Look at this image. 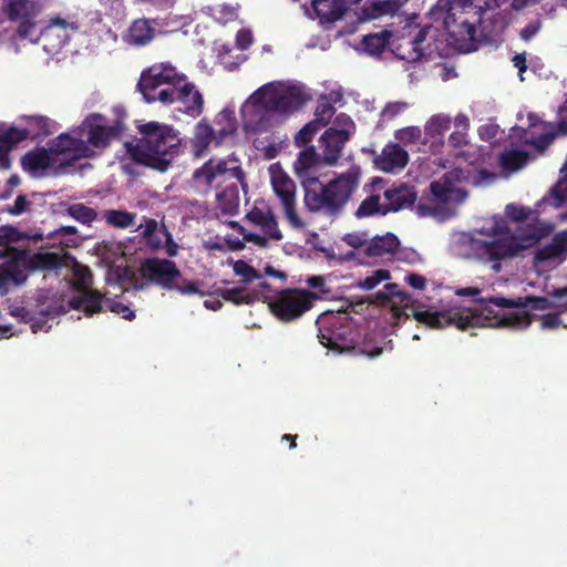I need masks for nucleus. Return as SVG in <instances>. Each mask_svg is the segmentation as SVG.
<instances>
[{
  "label": "nucleus",
  "instance_id": "obj_49",
  "mask_svg": "<svg viewBox=\"0 0 567 567\" xmlns=\"http://www.w3.org/2000/svg\"><path fill=\"white\" fill-rule=\"evenodd\" d=\"M422 137V131L417 126H408L396 131L395 138L404 144H415Z\"/></svg>",
  "mask_w": 567,
  "mask_h": 567
},
{
  "label": "nucleus",
  "instance_id": "obj_9",
  "mask_svg": "<svg viewBox=\"0 0 567 567\" xmlns=\"http://www.w3.org/2000/svg\"><path fill=\"white\" fill-rule=\"evenodd\" d=\"M478 12L480 8L474 4V0H437L431 16L435 21H442L451 35L472 40L476 30L474 21L467 16L477 18Z\"/></svg>",
  "mask_w": 567,
  "mask_h": 567
},
{
  "label": "nucleus",
  "instance_id": "obj_1",
  "mask_svg": "<svg viewBox=\"0 0 567 567\" xmlns=\"http://www.w3.org/2000/svg\"><path fill=\"white\" fill-rule=\"evenodd\" d=\"M118 125L100 114L87 116L80 128L60 134L50 147L29 152L22 157L25 171L35 177L59 174L68 161L89 158L107 147L118 134Z\"/></svg>",
  "mask_w": 567,
  "mask_h": 567
},
{
  "label": "nucleus",
  "instance_id": "obj_52",
  "mask_svg": "<svg viewBox=\"0 0 567 567\" xmlns=\"http://www.w3.org/2000/svg\"><path fill=\"white\" fill-rule=\"evenodd\" d=\"M343 240L350 246V247H353V248H361V247H364V249L367 250V245L369 244V239H368V236L363 233H352V234H347L344 237H343Z\"/></svg>",
  "mask_w": 567,
  "mask_h": 567
},
{
  "label": "nucleus",
  "instance_id": "obj_62",
  "mask_svg": "<svg viewBox=\"0 0 567 567\" xmlns=\"http://www.w3.org/2000/svg\"><path fill=\"white\" fill-rule=\"evenodd\" d=\"M551 229H553V227L549 224L537 223V225L534 227V230L530 234L529 238L532 240H538L542 237L548 235L551 231Z\"/></svg>",
  "mask_w": 567,
  "mask_h": 567
},
{
  "label": "nucleus",
  "instance_id": "obj_17",
  "mask_svg": "<svg viewBox=\"0 0 567 567\" xmlns=\"http://www.w3.org/2000/svg\"><path fill=\"white\" fill-rule=\"evenodd\" d=\"M347 316L343 312L327 311L321 313L316 324L318 327V338L320 343L336 351H343L349 348L346 343V328Z\"/></svg>",
  "mask_w": 567,
  "mask_h": 567
},
{
  "label": "nucleus",
  "instance_id": "obj_44",
  "mask_svg": "<svg viewBox=\"0 0 567 567\" xmlns=\"http://www.w3.org/2000/svg\"><path fill=\"white\" fill-rule=\"evenodd\" d=\"M68 213L71 217H73L74 219H76L83 224L91 223L96 217L95 212L92 208H90L83 204L71 205L68 208Z\"/></svg>",
  "mask_w": 567,
  "mask_h": 567
},
{
  "label": "nucleus",
  "instance_id": "obj_36",
  "mask_svg": "<svg viewBox=\"0 0 567 567\" xmlns=\"http://www.w3.org/2000/svg\"><path fill=\"white\" fill-rule=\"evenodd\" d=\"M138 228L147 244L153 248H159L164 245V241L171 240V234L154 219L145 220V224H141Z\"/></svg>",
  "mask_w": 567,
  "mask_h": 567
},
{
  "label": "nucleus",
  "instance_id": "obj_26",
  "mask_svg": "<svg viewBox=\"0 0 567 567\" xmlns=\"http://www.w3.org/2000/svg\"><path fill=\"white\" fill-rule=\"evenodd\" d=\"M408 152L396 144H388L375 158L379 169L385 173H395L401 171L408 164Z\"/></svg>",
  "mask_w": 567,
  "mask_h": 567
},
{
  "label": "nucleus",
  "instance_id": "obj_55",
  "mask_svg": "<svg viewBox=\"0 0 567 567\" xmlns=\"http://www.w3.org/2000/svg\"><path fill=\"white\" fill-rule=\"evenodd\" d=\"M248 216L250 220L260 228L265 227L268 221L275 219V216L270 212H264L260 209L252 210Z\"/></svg>",
  "mask_w": 567,
  "mask_h": 567
},
{
  "label": "nucleus",
  "instance_id": "obj_43",
  "mask_svg": "<svg viewBox=\"0 0 567 567\" xmlns=\"http://www.w3.org/2000/svg\"><path fill=\"white\" fill-rule=\"evenodd\" d=\"M391 278L390 271L386 269L373 270L370 275L358 281V286L364 290H372L381 282L388 281Z\"/></svg>",
  "mask_w": 567,
  "mask_h": 567
},
{
  "label": "nucleus",
  "instance_id": "obj_3",
  "mask_svg": "<svg viewBox=\"0 0 567 567\" xmlns=\"http://www.w3.org/2000/svg\"><path fill=\"white\" fill-rule=\"evenodd\" d=\"M554 299L547 297H526L507 299L493 297L480 300L471 307L461 306V329L471 327H494L523 330L529 327L532 319L525 308L547 310L560 308L567 311V286L555 290Z\"/></svg>",
  "mask_w": 567,
  "mask_h": 567
},
{
  "label": "nucleus",
  "instance_id": "obj_63",
  "mask_svg": "<svg viewBox=\"0 0 567 567\" xmlns=\"http://www.w3.org/2000/svg\"><path fill=\"white\" fill-rule=\"evenodd\" d=\"M539 29H540L539 21L530 22L529 24H527L525 28L522 29L520 37L525 41H528L539 31Z\"/></svg>",
  "mask_w": 567,
  "mask_h": 567
},
{
  "label": "nucleus",
  "instance_id": "obj_10",
  "mask_svg": "<svg viewBox=\"0 0 567 567\" xmlns=\"http://www.w3.org/2000/svg\"><path fill=\"white\" fill-rule=\"evenodd\" d=\"M185 76L172 63H155L142 72L137 87L147 103H167Z\"/></svg>",
  "mask_w": 567,
  "mask_h": 567
},
{
  "label": "nucleus",
  "instance_id": "obj_34",
  "mask_svg": "<svg viewBox=\"0 0 567 567\" xmlns=\"http://www.w3.org/2000/svg\"><path fill=\"white\" fill-rule=\"evenodd\" d=\"M155 30L146 19L135 20L128 29L126 41L134 45H145L154 38Z\"/></svg>",
  "mask_w": 567,
  "mask_h": 567
},
{
  "label": "nucleus",
  "instance_id": "obj_23",
  "mask_svg": "<svg viewBox=\"0 0 567 567\" xmlns=\"http://www.w3.org/2000/svg\"><path fill=\"white\" fill-rule=\"evenodd\" d=\"M39 10V6L31 0H10L8 3L10 19L20 21L19 34L29 38L33 42L38 41L39 38H33L35 27L30 22V18L35 16Z\"/></svg>",
  "mask_w": 567,
  "mask_h": 567
},
{
  "label": "nucleus",
  "instance_id": "obj_4",
  "mask_svg": "<svg viewBox=\"0 0 567 567\" xmlns=\"http://www.w3.org/2000/svg\"><path fill=\"white\" fill-rule=\"evenodd\" d=\"M308 100L303 87L291 82H270L255 91L243 104L246 130H267L299 110Z\"/></svg>",
  "mask_w": 567,
  "mask_h": 567
},
{
  "label": "nucleus",
  "instance_id": "obj_5",
  "mask_svg": "<svg viewBox=\"0 0 567 567\" xmlns=\"http://www.w3.org/2000/svg\"><path fill=\"white\" fill-rule=\"evenodd\" d=\"M497 178L496 173L486 169L467 175L460 168L450 171L442 178L431 183L430 202L420 203L416 206V213L421 217H433L437 220L449 219L455 215L456 207L467 197V192L456 186L457 182L466 179L475 186H488Z\"/></svg>",
  "mask_w": 567,
  "mask_h": 567
},
{
  "label": "nucleus",
  "instance_id": "obj_33",
  "mask_svg": "<svg viewBox=\"0 0 567 567\" xmlns=\"http://www.w3.org/2000/svg\"><path fill=\"white\" fill-rule=\"evenodd\" d=\"M215 131L218 136V143H225L231 140L236 130L235 113L230 109H224L215 117Z\"/></svg>",
  "mask_w": 567,
  "mask_h": 567
},
{
  "label": "nucleus",
  "instance_id": "obj_2",
  "mask_svg": "<svg viewBox=\"0 0 567 567\" xmlns=\"http://www.w3.org/2000/svg\"><path fill=\"white\" fill-rule=\"evenodd\" d=\"M321 162L313 147L306 148L298 154L293 171L303 189L305 207L312 213L337 216L358 189L361 169L352 166L328 183H321L317 175Z\"/></svg>",
  "mask_w": 567,
  "mask_h": 567
},
{
  "label": "nucleus",
  "instance_id": "obj_38",
  "mask_svg": "<svg viewBox=\"0 0 567 567\" xmlns=\"http://www.w3.org/2000/svg\"><path fill=\"white\" fill-rule=\"evenodd\" d=\"M217 207L225 214L234 215L239 208V192L236 185L226 187L216 195Z\"/></svg>",
  "mask_w": 567,
  "mask_h": 567
},
{
  "label": "nucleus",
  "instance_id": "obj_40",
  "mask_svg": "<svg viewBox=\"0 0 567 567\" xmlns=\"http://www.w3.org/2000/svg\"><path fill=\"white\" fill-rule=\"evenodd\" d=\"M451 117L446 114H435L429 118L426 122L424 130L425 133L434 138L443 136L451 126Z\"/></svg>",
  "mask_w": 567,
  "mask_h": 567
},
{
  "label": "nucleus",
  "instance_id": "obj_58",
  "mask_svg": "<svg viewBox=\"0 0 567 567\" xmlns=\"http://www.w3.org/2000/svg\"><path fill=\"white\" fill-rule=\"evenodd\" d=\"M554 138V134L551 133H546V134H543L537 141L535 142H532L529 140V137H524V145H533L535 146L537 150L542 151L544 150Z\"/></svg>",
  "mask_w": 567,
  "mask_h": 567
},
{
  "label": "nucleus",
  "instance_id": "obj_41",
  "mask_svg": "<svg viewBox=\"0 0 567 567\" xmlns=\"http://www.w3.org/2000/svg\"><path fill=\"white\" fill-rule=\"evenodd\" d=\"M104 218L107 224L117 228H127L134 224L135 215L124 210H106Z\"/></svg>",
  "mask_w": 567,
  "mask_h": 567
},
{
  "label": "nucleus",
  "instance_id": "obj_47",
  "mask_svg": "<svg viewBox=\"0 0 567 567\" xmlns=\"http://www.w3.org/2000/svg\"><path fill=\"white\" fill-rule=\"evenodd\" d=\"M215 20L227 23L237 18V7L230 4H218L212 9Z\"/></svg>",
  "mask_w": 567,
  "mask_h": 567
},
{
  "label": "nucleus",
  "instance_id": "obj_51",
  "mask_svg": "<svg viewBox=\"0 0 567 567\" xmlns=\"http://www.w3.org/2000/svg\"><path fill=\"white\" fill-rule=\"evenodd\" d=\"M408 0H384L379 3V9L375 16L393 14L396 12Z\"/></svg>",
  "mask_w": 567,
  "mask_h": 567
},
{
  "label": "nucleus",
  "instance_id": "obj_32",
  "mask_svg": "<svg viewBox=\"0 0 567 567\" xmlns=\"http://www.w3.org/2000/svg\"><path fill=\"white\" fill-rule=\"evenodd\" d=\"M244 238L246 241L255 244L259 247H268L270 241H279L282 239V234L278 227V223L275 219L268 221V224L260 228L259 233H247Z\"/></svg>",
  "mask_w": 567,
  "mask_h": 567
},
{
  "label": "nucleus",
  "instance_id": "obj_57",
  "mask_svg": "<svg viewBox=\"0 0 567 567\" xmlns=\"http://www.w3.org/2000/svg\"><path fill=\"white\" fill-rule=\"evenodd\" d=\"M563 326L564 328H567V324L563 323L559 316L556 313H548L544 316L540 320V327L545 330H554L558 327Z\"/></svg>",
  "mask_w": 567,
  "mask_h": 567
},
{
  "label": "nucleus",
  "instance_id": "obj_19",
  "mask_svg": "<svg viewBox=\"0 0 567 567\" xmlns=\"http://www.w3.org/2000/svg\"><path fill=\"white\" fill-rule=\"evenodd\" d=\"M78 288V295L69 301V308L81 310L87 316H92L102 309L101 296L91 289L87 285L91 279V272L85 266L75 264L73 267Z\"/></svg>",
  "mask_w": 567,
  "mask_h": 567
},
{
  "label": "nucleus",
  "instance_id": "obj_45",
  "mask_svg": "<svg viewBox=\"0 0 567 567\" xmlns=\"http://www.w3.org/2000/svg\"><path fill=\"white\" fill-rule=\"evenodd\" d=\"M505 214L514 221L534 220V212L517 204H508L505 208Z\"/></svg>",
  "mask_w": 567,
  "mask_h": 567
},
{
  "label": "nucleus",
  "instance_id": "obj_6",
  "mask_svg": "<svg viewBox=\"0 0 567 567\" xmlns=\"http://www.w3.org/2000/svg\"><path fill=\"white\" fill-rule=\"evenodd\" d=\"M462 240L468 246L471 257L488 264L495 272L501 270L503 260L514 257L523 248L501 216H493L472 234L462 235Z\"/></svg>",
  "mask_w": 567,
  "mask_h": 567
},
{
  "label": "nucleus",
  "instance_id": "obj_14",
  "mask_svg": "<svg viewBox=\"0 0 567 567\" xmlns=\"http://www.w3.org/2000/svg\"><path fill=\"white\" fill-rule=\"evenodd\" d=\"M355 124L350 116L340 113L332 125L319 140L321 158L327 165H334L341 156L346 143L354 135Z\"/></svg>",
  "mask_w": 567,
  "mask_h": 567
},
{
  "label": "nucleus",
  "instance_id": "obj_30",
  "mask_svg": "<svg viewBox=\"0 0 567 567\" xmlns=\"http://www.w3.org/2000/svg\"><path fill=\"white\" fill-rule=\"evenodd\" d=\"M530 159L527 151L519 147H509L499 155V166L505 177L522 169Z\"/></svg>",
  "mask_w": 567,
  "mask_h": 567
},
{
  "label": "nucleus",
  "instance_id": "obj_13",
  "mask_svg": "<svg viewBox=\"0 0 567 567\" xmlns=\"http://www.w3.org/2000/svg\"><path fill=\"white\" fill-rule=\"evenodd\" d=\"M140 275L145 284L159 286L164 289H178L182 293H196L194 282L182 287L178 285L182 275L176 265L167 259H146L140 267Z\"/></svg>",
  "mask_w": 567,
  "mask_h": 567
},
{
  "label": "nucleus",
  "instance_id": "obj_28",
  "mask_svg": "<svg viewBox=\"0 0 567 567\" xmlns=\"http://www.w3.org/2000/svg\"><path fill=\"white\" fill-rule=\"evenodd\" d=\"M400 245L399 239L393 234H385L371 238L367 245V255L373 258L389 259L394 258L398 246Z\"/></svg>",
  "mask_w": 567,
  "mask_h": 567
},
{
  "label": "nucleus",
  "instance_id": "obj_11",
  "mask_svg": "<svg viewBox=\"0 0 567 567\" xmlns=\"http://www.w3.org/2000/svg\"><path fill=\"white\" fill-rule=\"evenodd\" d=\"M271 188L280 200L285 217L289 225L295 229H305L307 224L297 213L296 184L292 178L284 171L279 163H274L268 167Z\"/></svg>",
  "mask_w": 567,
  "mask_h": 567
},
{
  "label": "nucleus",
  "instance_id": "obj_35",
  "mask_svg": "<svg viewBox=\"0 0 567 567\" xmlns=\"http://www.w3.org/2000/svg\"><path fill=\"white\" fill-rule=\"evenodd\" d=\"M388 44H390V33L388 31H379L362 35L357 50L370 55H378Z\"/></svg>",
  "mask_w": 567,
  "mask_h": 567
},
{
  "label": "nucleus",
  "instance_id": "obj_46",
  "mask_svg": "<svg viewBox=\"0 0 567 567\" xmlns=\"http://www.w3.org/2000/svg\"><path fill=\"white\" fill-rule=\"evenodd\" d=\"M233 270L236 276L241 278L243 282H250L258 278L257 271L244 260L231 261Z\"/></svg>",
  "mask_w": 567,
  "mask_h": 567
},
{
  "label": "nucleus",
  "instance_id": "obj_12",
  "mask_svg": "<svg viewBox=\"0 0 567 567\" xmlns=\"http://www.w3.org/2000/svg\"><path fill=\"white\" fill-rule=\"evenodd\" d=\"M227 177H235L246 192L247 184L239 159L235 156L227 158L213 157L193 173V179L197 187L212 188Z\"/></svg>",
  "mask_w": 567,
  "mask_h": 567
},
{
  "label": "nucleus",
  "instance_id": "obj_16",
  "mask_svg": "<svg viewBox=\"0 0 567 567\" xmlns=\"http://www.w3.org/2000/svg\"><path fill=\"white\" fill-rule=\"evenodd\" d=\"M343 94L341 90H331L326 94H321L317 102L315 118L306 124L296 135V142L305 145L313 135L323 126H326L334 114V105L342 102Z\"/></svg>",
  "mask_w": 567,
  "mask_h": 567
},
{
  "label": "nucleus",
  "instance_id": "obj_7",
  "mask_svg": "<svg viewBox=\"0 0 567 567\" xmlns=\"http://www.w3.org/2000/svg\"><path fill=\"white\" fill-rule=\"evenodd\" d=\"M142 137L132 152L134 161L165 172L181 152V137L169 125L150 122L140 125Z\"/></svg>",
  "mask_w": 567,
  "mask_h": 567
},
{
  "label": "nucleus",
  "instance_id": "obj_56",
  "mask_svg": "<svg viewBox=\"0 0 567 567\" xmlns=\"http://www.w3.org/2000/svg\"><path fill=\"white\" fill-rule=\"evenodd\" d=\"M107 307L112 312L121 316L126 320H132L135 317L134 311L128 306L120 301H112Z\"/></svg>",
  "mask_w": 567,
  "mask_h": 567
},
{
  "label": "nucleus",
  "instance_id": "obj_29",
  "mask_svg": "<svg viewBox=\"0 0 567 567\" xmlns=\"http://www.w3.org/2000/svg\"><path fill=\"white\" fill-rule=\"evenodd\" d=\"M192 143L197 157L202 156L212 145L218 146L221 144L218 143L215 128L206 121H200L196 124Z\"/></svg>",
  "mask_w": 567,
  "mask_h": 567
},
{
  "label": "nucleus",
  "instance_id": "obj_42",
  "mask_svg": "<svg viewBox=\"0 0 567 567\" xmlns=\"http://www.w3.org/2000/svg\"><path fill=\"white\" fill-rule=\"evenodd\" d=\"M100 255L106 262L115 264L125 256L123 246L120 243L106 241L99 248Z\"/></svg>",
  "mask_w": 567,
  "mask_h": 567
},
{
  "label": "nucleus",
  "instance_id": "obj_61",
  "mask_svg": "<svg viewBox=\"0 0 567 567\" xmlns=\"http://www.w3.org/2000/svg\"><path fill=\"white\" fill-rule=\"evenodd\" d=\"M497 131H498L497 125L486 124V125H483L480 127L478 133L483 140L492 141V140L496 138Z\"/></svg>",
  "mask_w": 567,
  "mask_h": 567
},
{
  "label": "nucleus",
  "instance_id": "obj_54",
  "mask_svg": "<svg viewBox=\"0 0 567 567\" xmlns=\"http://www.w3.org/2000/svg\"><path fill=\"white\" fill-rule=\"evenodd\" d=\"M406 109L408 104L405 102L389 103L382 112V117L383 120H392L398 114L404 112Z\"/></svg>",
  "mask_w": 567,
  "mask_h": 567
},
{
  "label": "nucleus",
  "instance_id": "obj_25",
  "mask_svg": "<svg viewBox=\"0 0 567 567\" xmlns=\"http://www.w3.org/2000/svg\"><path fill=\"white\" fill-rule=\"evenodd\" d=\"M44 126V120L39 116H32L28 120V125L24 127H7L0 128V142L13 147L19 142L31 135H38L41 133Z\"/></svg>",
  "mask_w": 567,
  "mask_h": 567
},
{
  "label": "nucleus",
  "instance_id": "obj_48",
  "mask_svg": "<svg viewBox=\"0 0 567 567\" xmlns=\"http://www.w3.org/2000/svg\"><path fill=\"white\" fill-rule=\"evenodd\" d=\"M394 258L408 265H419L423 262V257L421 254L412 248H401L400 245L396 248Z\"/></svg>",
  "mask_w": 567,
  "mask_h": 567
},
{
  "label": "nucleus",
  "instance_id": "obj_50",
  "mask_svg": "<svg viewBox=\"0 0 567 567\" xmlns=\"http://www.w3.org/2000/svg\"><path fill=\"white\" fill-rule=\"evenodd\" d=\"M30 205L31 203L28 200L25 196L19 195L14 199L13 204L7 205L6 208H3V210L9 213L10 215L20 216L29 209Z\"/></svg>",
  "mask_w": 567,
  "mask_h": 567
},
{
  "label": "nucleus",
  "instance_id": "obj_20",
  "mask_svg": "<svg viewBox=\"0 0 567 567\" xmlns=\"http://www.w3.org/2000/svg\"><path fill=\"white\" fill-rule=\"evenodd\" d=\"M79 30L75 21H69L62 18H53L50 23L41 32L43 48L48 52L60 50Z\"/></svg>",
  "mask_w": 567,
  "mask_h": 567
},
{
  "label": "nucleus",
  "instance_id": "obj_39",
  "mask_svg": "<svg viewBox=\"0 0 567 567\" xmlns=\"http://www.w3.org/2000/svg\"><path fill=\"white\" fill-rule=\"evenodd\" d=\"M386 205L383 199V194H373L367 197L357 209V217H368L375 214H388Z\"/></svg>",
  "mask_w": 567,
  "mask_h": 567
},
{
  "label": "nucleus",
  "instance_id": "obj_18",
  "mask_svg": "<svg viewBox=\"0 0 567 567\" xmlns=\"http://www.w3.org/2000/svg\"><path fill=\"white\" fill-rule=\"evenodd\" d=\"M317 296L306 290H290L279 295L269 303L272 313L281 320H293L312 307Z\"/></svg>",
  "mask_w": 567,
  "mask_h": 567
},
{
  "label": "nucleus",
  "instance_id": "obj_37",
  "mask_svg": "<svg viewBox=\"0 0 567 567\" xmlns=\"http://www.w3.org/2000/svg\"><path fill=\"white\" fill-rule=\"evenodd\" d=\"M567 200V159L560 169V176L549 194L544 197L543 204L555 208L560 207Z\"/></svg>",
  "mask_w": 567,
  "mask_h": 567
},
{
  "label": "nucleus",
  "instance_id": "obj_22",
  "mask_svg": "<svg viewBox=\"0 0 567 567\" xmlns=\"http://www.w3.org/2000/svg\"><path fill=\"white\" fill-rule=\"evenodd\" d=\"M427 31L422 29L398 38L391 43L393 53L406 62H416L425 55L424 42Z\"/></svg>",
  "mask_w": 567,
  "mask_h": 567
},
{
  "label": "nucleus",
  "instance_id": "obj_60",
  "mask_svg": "<svg viewBox=\"0 0 567 567\" xmlns=\"http://www.w3.org/2000/svg\"><path fill=\"white\" fill-rule=\"evenodd\" d=\"M405 281L409 286L417 290H423L426 286V278L417 274L406 276Z\"/></svg>",
  "mask_w": 567,
  "mask_h": 567
},
{
  "label": "nucleus",
  "instance_id": "obj_59",
  "mask_svg": "<svg viewBox=\"0 0 567 567\" xmlns=\"http://www.w3.org/2000/svg\"><path fill=\"white\" fill-rule=\"evenodd\" d=\"M252 42L251 32L248 30H240L236 35L237 47L241 50L247 49Z\"/></svg>",
  "mask_w": 567,
  "mask_h": 567
},
{
  "label": "nucleus",
  "instance_id": "obj_15",
  "mask_svg": "<svg viewBox=\"0 0 567 567\" xmlns=\"http://www.w3.org/2000/svg\"><path fill=\"white\" fill-rule=\"evenodd\" d=\"M37 310L31 307H11L10 313L20 321L30 324L33 333L39 331L48 332L51 329L49 320L53 319L61 312H66L68 309L63 306H53L52 298L48 292H40L38 296Z\"/></svg>",
  "mask_w": 567,
  "mask_h": 567
},
{
  "label": "nucleus",
  "instance_id": "obj_21",
  "mask_svg": "<svg viewBox=\"0 0 567 567\" xmlns=\"http://www.w3.org/2000/svg\"><path fill=\"white\" fill-rule=\"evenodd\" d=\"M172 101L165 103L166 105L178 104V110L184 113L197 117L203 113L204 99L202 93L197 90L195 84L185 80L172 91Z\"/></svg>",
  "mask_w": 567,
  "mask_h": 567
},
{
  "label": "nucleus",
  "instance_id": "obj_53",
  "mask_svg": "<svg viewBox=\"0 0 567 567\" xmlns=\"http://www.w3.org/2000/svg\"><path fill=\"white\" fill-rule=\"evenodd\" d=\"M223 298L225 300L231 301L237 305L241 303H249L250 297L248 295H245L239 289H227L223 292Z\"/></svg>",
  "mask_w": 567,
  "mask_h": 567
},
{
  "label": "nucleus",
  "instance_id": "obj_31",
  "mask_svg": "<svg viewBox=\"0 0 567 567\" xmlns=\"http://www.w3.org/2000/svg\"><path fill=\"white\" fill-rule=\"evenodd\" d=\"M312 8L321 23L337 21L346 11L342 0H312Z\"/></svg>",
  "mask_w": 567,
  "mask_h": 567
},
{
  "label": "nucleus",
  "instance_id": "obj_27",
  "mask_svg": "<svg viewBox=\"0 0 567 567\" xmlns=\"http://www.w3.org/2000/svg\"><path fill=\"white\" fill-rule=\"evenodd\" d=\"M383 199L388 206V213L398 212L411 207L416 199V192L405 184L384 190Z\"/></svg>",
  "mask_w": 567,
  "mask_h": 567
},
{
  "label": "nucleus",
  "instance_id": "obj_8",
  "mask_svg": "<svg viewBox=\"0 0 567 567\" xmlns=\"http://www.w3.org/2000/svg\"><path fill=\"white\" fill-rule=\"evenodd\" d=\"M63 265L56 252L40 251L28 255L17 249L0 252V287L10 282L21 285L27 280L30 269H55Z\"/></svg>",
  "mask_w": 567,
  "mask_h": 567
},
{
  "label": "nucleus",
  "instance_id": "obj_64",
  "mask_svg": "<svg viewBox=\"0 0 567 567\" xmlns=\"http://www.w3.org/2000/svg\"><path fill=\"white\" fill-rule=\"evenodd\" d=\"M449 144L454 147H460L466 144V133L464 131L456 130L449 136Z\"/></svg>",
  "mask_w": 567,
  "mask_h": 567
},
{
  "label": "nucleus",
  "instance_id": "obj_24",
  "mask_svg": "<svg viewBox=\"0 0 567 567\" xmlns=\"http://www.w3.org/2000/svg\"><path fill=\"white\" fill-rule=\"evenodd\" d=\"M567 257V229L558 233L553 241L537 250L536 260L539 264H547L548 266H556L565 260Z\"/></svg>",
  "mask_w": 567,
  "mask_h": 567
}]
</instances>
